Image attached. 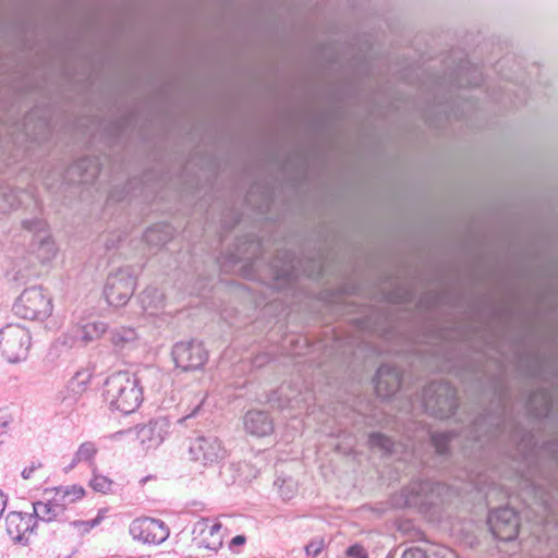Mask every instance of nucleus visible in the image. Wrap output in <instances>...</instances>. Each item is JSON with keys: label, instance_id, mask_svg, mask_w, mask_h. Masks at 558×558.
Masks as SVG:
<instances>
[{"label": "nucleus", "instance_id": "f257e3e1", "mask_svg": "<svg viewBox=\"0 0 558 558\" xmlns=\"http://www.w3.org/2000/svg\"><path fill=\"white\" fill-rule=\"evenodd\" d=\"M109 408L123 414L133 413L143 401V389L135 374L120 371L109 375L104 386Z\"/></svg>", "mask_w": 558, "mask_h": 558}, {"label": "nucleus", "instance_id": "f03ea898", "mask_svg": "<svg viewBox=\"0 0 558 558\" xmlns=\"http://www.w3.org/2000/svg\"><path fill=\"white\" fill-rule=\"evenodd\" d=\"M52 308L51 296L40 287L25 289L13 304L14 314L28 320H44Z\"/></svg>", "mask_w": 558, "mask_h": 558}, {"label": "nucleus", "instance_id": "7ed1b4c3", "mask_svg": "<svg viewBox=\"0 0 558 558\" xmlns=\"http://www.w3.org/2000/svg\"><path fill=\"white\" fill-rule=\"evenodd\" d=\"M423 403L427 413L435 417L448 418L457 410V391L447 381L429 384L423 392Z\"/></svg>", "mask_w": 558, "mask_h": 558}, {"label": "nucleus", "instance_id": "20e7f679", "mask_svg": "<svg viewBox=\"0 0 558 558\" xmlns=\"http://www.w3.org/2000/svg\"><path fill=\"white\" fill-rule=\"evenodd\" d=\"M31 342L29 331L19 324H9L0 330V352L9 363L26 360Z\"/></svg>", "mask_w": 558, "mask_h": 558}, {"label": "nucleus", "instance_id": "39448f33", "mask_svg": "<svg viewBox=\"0 0 558 558\" xmlns=\"http://www.w3.org/2000/svg\"><path fill=\"white\" fill-rule=\"evenodd\" d=\"M136 279L130 268H121L108 276L104 294L112 306L125 305L133 295Z\"/></svg>", "mask_w": 558, "mask_h": 558}, {"label": "nucleus", "instance_id": "423d86ee", "mask_svg": "<svg viewBox=\"0 0 558 558\" xmlns=\"http://www.w3.org/2000/svg\"><path fill=\"white\" fill-rule=\"evenodd\" d=\"M192 460L204 466H214L222 462L228 454L222 441L215 435H202L194 438L189 447Z\"/></svg>", "mask_w": 558, "mask_h": 558}, {"label": "nucleus", "instance_id": "0eeeda50", "mask_svg": "<svg viewBox=\"0 0 558 558\" xmlns=\"http://www.w3.org/2000/svg\"><path fill=\"white\" fill-rule=\"evenodd\" d=\"M131 537L144 545L158 546L170 535L168 525L155 518L140 517L134 519L129 526Z\"/></svg>", "mask_w": 558, "mask_h": 558}, {"label": "nucleus", "instance_id": "6e6552de", "mask_svg": "<svg viewBox=\"0 0 558 558\" xmlns=\"http://www.w3.org/2000/svg\"><path fill=\"white\" fill-rule=\"evenodd\" d=\"M488 525L493 535L504 542L514 539L519 533L518 514L509 507L492 511L488 515Z\"/></svg>", "mask_w": 558, "mask_h": 558}, {"label": "nucleus", "instance_id": "1a4fd4ad", "mask_svg": "<svg viewBox=\"0 0 558 558\" xmlns=\"http://www.w3.org/2000/svg\"><path fill=\"white\" fill-rule=\"evenodd\" d=\"M172 359L177 367L192 371L202 367L207 361V352L197 341H181L172 349Z\"/></svg>", "mask_w": 558, "mask_h": 558}, {"label": "nucleus", "instance_id": "9d476101", "mask_svg": "<svg viewBox=\"0 0 558 558\" xmlns=\"http://www.w3.org/2000/svg\"><path fill=\"white\" fill-rule=\"evenodd\" d=\"M25 229L34 232L32 240L33 253L43 262L51 260L57 254V247L47 231V223L41 219L25 220Z\"/></svg>", "mask_w": 558, "mask_h": 558}, {"label": "nucleus", "instance_id": "9b49d317", "mask_svg": "<svg viewBox=\"0 0 558 558\" xmlns=\"http://www.w3.org/2000/svg\"><path fill=\"white\" fill-rule=\"evenodd\" d=\"M193 534L197 547L216 553L223 544L222 524L216 519H201L195 523Z\"/></svg>", "mask_w": 558, "mask_h": 558}, {"label": "nucleus", "instance_id": "f8f14e48", "mask_svg": "<svg viewBox=\"0 0 558 558\" xmlns=\"http://www.w3.org/2000/svg\"><path fill=\"white\" fill-rule=\"evenodd\" d=\"M438 484L430 481H414L405 487L396 500L398 507H422L433 504L432 494L438 488Z\"/></svg>", "mask_w": 558, "mask_h": 558}, {"label": "nucleus", "instance_id": "ddd939ff", "mask_svg": "<svg viewBox=\"0 0 558 558\" xmlns=\"http://www.w3.org/2000/svg\"><path fill=\"white\" fill-rule=\"evenodd\" d=\"M35 526L36 520L32 513L13 511L5 517L7 533L14 542L26 544Z\"/></svg>", "mask_w": 558, "mask_h": 558}, {"label": "nucleus", "instance_id": "4468645a", "mask_svg": "<svg viewBox=\"0 0 558 558\" xmlns=\"http://www.w3.org/2000/svg\"><path fill=\"white\" fill-rule=\"evenodd\" d=\"M401 386V376L397 367L389 364L379 366L375 377V390L378 397L389 398L395 395Z\"/></svg>", "mask_w": 558, "mask_h": 558}, {"label": "nucleus", "instance_id": "2eb2a0df", "mask_svg": "<svg viewBox=\"0 0 558 558\" xmlns=\"http://www.w3.org/2000/svg\"><path fill=\"white\" fill-rule=\"evenodd\" d=\"M169 421L165 417H159L150 421L138 430V438L147 448L159 446L166 438L169 429Z\"/></svg>", "mask_w": 558, "mask_h": 558}, {"label": "nucleus", "instance_id": "dca6fc26", "mask_svg": "<svg viewBox=\"0 0 558 558\" xmlns=\"http://www.w3.org/2000/svg\"><path fill=\"white\" fill-rule=\"evenodd\" d=\"M92 379V373L88 369L77 371L68 381L62 403L72 409L78 401V397L87 389Z\"/></svg>", "mask_w": 558, "mask_h": 558}, {"label": "nucleus", "instance_id": "f3484780", "mask_svg": "<svg viewBox=\"0 0 558 558\" xmlns=\"http://www.w3.org/2000/svg\"><path fill=\"white\" fill-rule=\"evenodd\" d=\"M244 428L253 436L264 437L274 430V423L266 412L248 411L244 416Z\"/></svg>", "mask_w": 558, "mask_h": 558}, {"label": "nucleus", "instance_id": "a211bd4d", "mask_svg": "<svg viewBox=\"0 0 558 558\" xmlns=\"http://www.w3.org/2000/svg\"><path fill=\"white\" fill-rule=\"evenodd\" d=\"M33 510L35 518L45 522L57 520L64 513V508L59 501H56L54 496L47 501L34 502Z\"/></svg>", "mask_w": 558, "mask_h": 558}, {"label": "nucleus", "instance_id": "6ab92c4d", "mask_svg": "<svg viewBox=\"0 0 558 558\" xmlns=\"http://www.w3.org/2000/svg\"><path fill=\"white\" fill-rule=\"evenodd\" d=\"M98 172L96 161L89 157L75 161L69 169V175L78 174V182L84 184L94 181Z\"/></svg>", "mask_w": 558, "mask_h": 558}, {"label": "nucleus", "instance_id": "aec40b11", "mask_svg": "<svg viewBox=\"0 0 558 558\" xmlns=\"http://www.w3.org/2000/svg\"><path fill=\"white\" fill-rule=\"evenodd\" d=\"M143 310L149 314L155 315L165 306V295L156 287L146 288L140 295Z\"/></svg>", "mask_w": 558, "mask_h": 558}, {"label": "nucleus", "instance_id": "412c9836", "mask_svg": "<svg viewBox=\"0 0 558 558\" xmlns=\"http://www.w3.org/2000/svg\"><path fill=\"white\" fill-rule=\"evenodd\" d=\"M107 330V324L101 320L88 322L85 325L77 327L76 338L84 343L92 342L99 339Z\"/></svg>", "mask_w": 558, "mask_h": 558}, {"label": "nucleus", "instance_id": "4be33fe9", "mask_svg": "<svg viewBox=\"0 0 558 558\" xmlns=\"http://www.w3.org/2000/svg\"><path fill=\"white\" fill-rule=\"evenodd\" d=\"M54 490L56 501H59L64 510L69 505L82 499L85 495V489L80 485L60 486Z\"/></svg>", "mask_w": 558, "mask_h": 558}, {"label": "nucleus", "instance_id": "5701e85b", "mask_svg": "<svg viewBox=\"0 0 558 558\" xmlns=\"http://www.w3.org/2000/svg\"><path fill=\"white\" fill-rule=\"evenodd\" d=\"M171 236L169 228L162 225H156L147 229L144 233V241L151 246L165 244Z\"/></svg>", "mask_w": 558, "mask_h": 558}, {"label": "nucleus", "instance_id": "b1692460", "mask_svg": "<svg viewBox=\"0 0 558 558\" xmlns=\"http://www.w3.org/2000/svg\"><path fill=\"white\" fill-rule=\"evenodd\" d=\"M97 451H98V449H97L95 442H93V441H85V442L81 444L78 446L76 452L73 456L71 466L73 468L74 465L82 463V462L93 464L94 459L97 454Z\"/></svg>", "mask_w": 558, "mask_h": 558}, {"label": "nucleus", "instance_id": "393cba45", "mask_svg": "<svg viewBox=\"0 0 558 558\" xmlns=\"http://www.w3.org/2000/svg\"><path fill=\"white\" fill-rule=\"evenodd\" d=\"M482 81V72L477 66H468L459 74L456 85L459 87L477 86Z\"/></svg>", "mask_w": 558, "mask_h": 558}, {"label": "nucleus", "instance_id": "a878e982", "mask_svg": "<svg viewBox=\"0 0 558 558\" xmlns=\"http://www.w3.org/2000/svg\"><path fill=\"white\" fill-rule=\"evenodd\" d=\"M20 194L16 190L0 187V214L17 207L22 203Z\"/></svg>", "mask_w": 558, "mask_h": 558}, {"label": "nucleus", "instance_id": "bb28decb", "mask_svg": "<svg viewBox=\"0 0 558 558\" xmlns=\"http://www.w3.org/2000/svg\"><path fill=\"white\" fill-rule=\"evenodd\" d=\"M89 486L96 493L108 495L114 493L116 483L111 478L97 473L96 470H93V476L89 481Z\"/></svg>", "mask_w": 558, "mask_h": 558}, {"label": "nucleus", "instance_id": "cd10ccee", "mask_svg": "<svg viewBox=\"0 0 558 558\" xmlns=\"http://www.w3.org/2000/svg\"><path fill=\"white\" fill-rule=\"evenodd\" d=\"M429 439L438 454H446L449 450V445L452 441V434L435 432L429 434Z\"/></svg>", "mask_w": 558, "mask_h": 558}, {"label": "nucleus", "instance_id": "c85d7f7f", "mask_svg": "<svg viewBox=\"0 0 558 558\" xmlns=\"http://www.w3.org/2000/svg\"><path fill=\"white\" fill-rule=\"evenodd\" d=\"M369 445L383 449L387 453H397V447L399 446L389 437L380 433H374L369 435Z\"/></svg>", "mask_w": 558, "mask_h": 558}, {"label": "nucleus", "instance_id": "c756f323", "mask_svg": "<svg viewBox=\"0 0 558 558\" xmlns=\"http://www.w3.org/2000/svg\"><path fill=\"white\" fill-rule=\"evenodd\" d=\"M279 493L284 500L291 499L295 494V484L292 480H282Z\"/></svg>", "mask_w": 558, "mask_h": 558}, {"label": "nucleus", "instance_id": "7c9ffc66", "mask_svg": "<svg viewBox=\"0 0 558 558\" xmlns=\"http://www.w3.org/2000/svg\"><path fill=\"white\" fill-rule=\"evenodd\" d=\"M325 543L322 538L313 539L305 547V551L307 556L317 557L324 549Z\"/></svg>", "mask_w": 558, "mask_h": 558}, {"label": "nucleus", "instance_id": "2f4dec72", "mask_svg": "<svg viewBox=\"0 0 558 558\" xmlns=\"http://www.w3.org/2000/svg\"><path fill=\"white\" fill-rule=\"evenodd\" d=\"M349 558H368L367 550L360 544H354L347 549Z\"/></svg>", "mask_w": 558, "mask_h": 558}, {"label": "nucleus", "instance_id": "473e14b6", "mask_svg": "<svg viewBox=\"0 0 558 558\" xmlns=\"http://www.w3.org/2000/svg\"><path fill=\"white\" fill-rule=\"evenodd\" d=\"M246 543V537L244 535L234 536L228 544V547L233 553H240L239 547L243 546Z\"/></svg>", "mask_w": 558, "mask_h": 558}, {"label": "nucleus", "instance_id": "72a5a7b5", "mask_svg": "<svg viewBox=\"0 0 558 558\" xmlns=\"http://www.w3.org/2000/svg\"><path fill=\"white\" fill-rule=\"evenodd\" d=\"M12 420L10 411L7 408H0V428H7Z\"/></svg>", "mask_w": 558, "mask_h": 558}, {"label": "nucleus", "instance_id": "f704fd0d", "mask_svg": "<svg viewBox=\"0 0 558 558\" xmlns=\"http://www.w3.org/2000/svg\"><path fill=\"white\" fill-rule=\"evenodd\" d=\"M402 558H428L426 553L420 548H410L403 553Z\"/></svg>", "mask_w": 558, "mask_h": 558}, {"label": "nucleus", "instance_id": "c9c22d12", "mask_svg": "<svg viewBox=\"0 0 558 558\" xmlns=\"http://www.w3.org/2000/svg\"><path fill=\"white\" fill-rule=\"evenodd\" d=\"M102 519H104L102 511H99L98 515L95 519H93L90 521L81 522V524L85 525L86 530H89V529H93L96 525H98L102 521Z\"/></svg>", "mask_w": 558, "mask_h": 558}, {"label": "nucleus", "instance_id": "e433bc0d", "mask_svg": "<svg viewBox=\"0 0 558 558\" xmlns=\"http://www.w3.org/2000/svg\"><path fill=\"white\" fill-rule=\"evenodd\" d=\"M39 468V464L38 465H35V464H32L27 468H25L23 471H22V477L25 478V480H28L32 477L33 473Z\"/></svg>", "mask_w": 558, "mask_h": 558}, {"label": "nucleus", "instance_id": "4c0bfd02", "mask_svg": "<svg viewBox=\"0 0 558 558\" xmlns=\"http://www.w3.org/2000/svg\"><path fill=\"white\" fill-rule=\"evenodd\" d=\"M7 501H8L7 496L0 490V518L2 517L3 511L5 509Z\"/></svg>", "mask_w": 558, "mask_h": 558}, {"label": "nucleus", "instance_id": "58836bf2", "mask_svg": "<svg viewBox=\"0 0 558 558\" xmlns=\"http://www.w3.org/2000/svg\"><path fill=\"white\" fill-rule=\"evenodd\" d=\"M478 427H480V423H475V435H474V438L477 439V440H481V436L477 435Z\"/></svg>", "mask_w": 558, "mask_h": 558}, {"label": "nucleus", "instance_id": "ea45409f", "mask_svg": "<svg viewBox=\"0 0 558 558\" xmlns=\"http://www.w3.org/2000/svg\"><path fill=\"white\" fill-rule=\"evenodd\" d=\"M198 408H199V405H197V407L194 409V411H193L190 415H187V416L183 417L181 421H184V420H186V418H187V417H190V416H194V415H195V413H196V411L198 410Z\"/></svg>", "mask_w": 558, "mask_h": 558}, {"label": "nucleus", "instance_id": "a19ab883", "mask_svg": "<svg viewBox=\"0 0 558 558\" xmlns=\"http://www.w3.org/2000/svg\"><path fill=\"white\" fill-rule=\"evenodd\" d=\"M132 333H133L132 331H129L128 335L122 338V340H124V341L131 340L132 339Z\"/></svg>", "mask_w": 558, "mask_h": 558}, {"label": "nucleus", "instance_id": "79ce46f5", "mask_svg": "<svg viewBox=\"0 0 558 558\" xmlns=\"http://www.w3.org/2000/svg\"><path fill=\"white\" fill-rule=\"evenodd\" d=\"M244 258H246V257H245V256H243L242 254H236V255L234 256V259H235V260H240V259H244Z\"/></svg>", "mask_w": 558, "mask_h": 558}]
</instances>
